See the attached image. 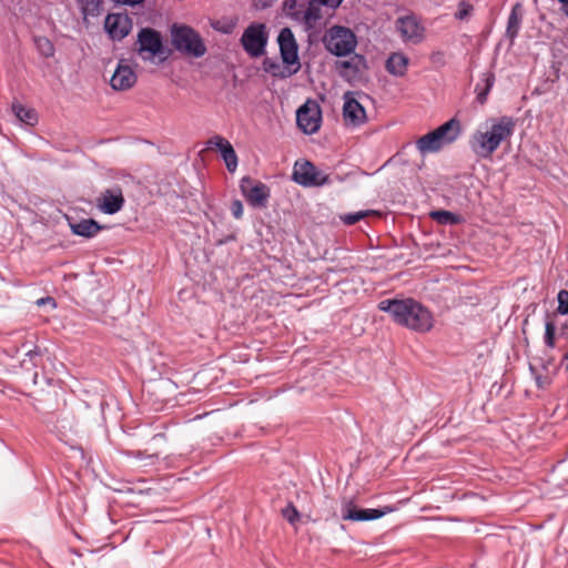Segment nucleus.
<instances>
[{"mask_svg":"<svg viewBox=\"0 0 568 568\" xmlns=\"http://www.w3.org/2000/svg\"><path fill=\"white\" fill-rule=\"evenodd\" d=\"M240 190L251 206L262 209L267 205L271 191L266 184L244 176L240 181Z\"/></svg>","mask_w":568,"mask_h":568,"instance_id":"1a4fd4ad","label":"nucleus"},{"mask_svg":"<svg viewBox=\"0 0 568 568\" xmlns=\"http://www.w3.org/2000/svg\"><path fill=\"white\" fill-rule=\"evenodd\" d=\"M537 384H538L539 387H541L542 381H540L539 377L537 378Z\"/></svg>","mask_w":568,"mask_h":568,"instance_id":"49530a36","label":"nucleus"},{"mask_svg":"<svg viewBox=\"0 0 568 568\" xmlns=\"http://www.w3.org/2000/svg\"><path fill=\"white\" fill-rule=\"evenodd\" d=\"M378 308L388 313L396 324L418 333L429 332L434 326L433 314L414 298L383 300Z\"/></svg>","mask_w":568,"mask_h":568,"instance_id":"f03ea898","label":"nucleus"},{"mask_svg":"<svg viewBox=\"0 0 568 568\" xmlns=\"http://www.w3.org/2000/svg\"><path fill=\"white\" fill-rule=\"evenodd\" d=\"M343 119L346 124L353 126H358L366 121L365 109L349 92L344 95Z\"/></svg>","mask_w":568,"mask_h":568,"instance_id":"f3484780","label":"nucleus"},{"mask_svg":"<svg viewBox=\"0 0 568 568\" xmlns=\"http://www.w3.org/2000/svg\"><path fill=\"white\" fill-rule=\"evenodd\" d=\"M277 42L283 62L301 68L298 45L290 28H283L280 31Z\"/></svg>","mask_w":568,"mask_h":568,"instance_id":"f8f14e48","label":"nucleus"},{"mask_svg":"<svg viewBox=\"0 0 568 568\" xmlns=\"http://www.w3.org/2000/svg\"><path fill=\"white\" fill-rule=\"evenodd\" d=\"M323 6L329 7V8H337L343 0H321Z\"/></svg>","mask_w":568,"mask_h":568,"instance_id":"79ce46f5","label":"nucleus"},{"mask_svg":"<svg viewBox=\"0 0 568 568\" xmlns=\"http://www.w3.org/2000/svg\"><path fill=\"white\" fill-rule=\"evenodd\" d=\"M212 28L216 31H220L222 33H231L233 30L234 24H222L221 21H214L211 23Z\"/></svg>","mask_w":568,"mask_h":568,"instance_id":"4c0bfd02","label":"nucleus"},{"mask_svg":"<svg viewBox=\"0 0 568 568\" xmlns=\"http://www.w3.org/2000/svg\"><path fill=\"white\" fill-rule=\"evenodd\" d=\"M36 44H37L40 53L43 57L50 58L54 54V51H55L54 45L48 38H43V37L37 38Z\"/></svg>","mask_w":568,"mask_h":568,"instance_id":"7c9ffc66","label":"nucleus"},{"mask_svg":"<svg viewBox=\"0 0 568 568\" xmlns=\"http://www.w3.org/2000/svg\"><path fill=\"white\" fill-rule=\"evenodd\" d=\"M371 211H358L354 213H346L339 216L341 221L346 225H353L363 220L369 214Z\"/></svg>","mask_w":568,"mask_h":568,"instance_id":"473e14b6","label":"nucleus"},{"mask_svg":"<svg viewBox=\"0 0 568 568\" xmlns=\"http://www.w3.org/2000/svg\"><path fill=\"white\" fill-rule=\"evenodd\" d=\"M321 6H323L321 0H310L306 3L305 11L301 13L297 22H302L307 29L315 28L322 19Z\"/></svg>","mask_w":568,"mask_h":568,"instance_id":"4be33fe9","label":"nucleus"},{"mask_svg":"<svg viewBox=\"0 0 568 568\" xmlns=\"http://www.w3.org/2000/svg\"><path fill=\"white\" fill-rule=\"evenodd\" d=\"M207 149H216L225 163L229 172L234 173L237 169V155L229 140L221 135H214L206 142Z\"/></svg>","mask_w":568,"mask_h":568,"instance_id":"2eb2a0df","label":"nucleus"},{"mask_svg":"<svg viewBox=\"0 0 568 568\" xmlns=\"http://www.w3.org/2000/svg\"><path fill=\"white\" fill-rule=\"evenodd\" d=\"M555 335H556V325H555V323H552L550 321L546 322L544 339H545V344L549 348H554L555 347Z\"/></svg>","mask_w":568,"mask_h":568,"instance_id":"72a5a7b5","label":"nucleus"},{"mask_svg":"<svg viewBox=\"0 0 568 568\" xmlns=\"http://www.w3.org/2000/svg\"><path fill=\"white\" fill-rule=\"evenodd\" d=\"M443 146L434 131L428 132L416 141V148L422 154L438 152Z\"/></svg>","mask_w":568,"mask_h":568,"instance_id":"393cba45","label":"nucleus"},{"mask_svg":"<svg viewBox=\"0 0 568 568\" xmlns=\"http://www.w3.org/2000/svg\"><path fill=\"white\" fill-rule=\"evenodd\" d=\"M301 68L266 58L263 61V70L273 78L287 79L300 71Z\"/></svg>","mask_w":568,"mask_h":568,"instance_id":"aec40b11","label":"nucleus"},{"mask_svg":"<svg viewBox=\"0 0 568 568\" xmlns=\"http://www.w3.org/2000/svg\"><path fill=\"white\" fill-rule=\"evenodd\" d=\"M561 10L566 14V17L568 18V3L567 4H562Z\"/></svg>","mask_w":568,"mask_h":568,"instance_id":"c03bdc74","label":"nucleus"},{"mask_svg":"<svg viewBox=\"0 0 568 568\" xmlns=\"http://www.w3.org/2000/svg\"><path fill=\"white\" fill-rule=\"evenodd\" d=\"M390 509H358L353 500H344L342 505V518L349 521L374 520L386 515Z\"/></svg>","mask_w":568,"mask_h":568,"instance_id":"4468645a","label":"nucleus"},{"mask_svg":"<svg viewBox=\"0 0 568 568\" xmlns=\"http://www.w3.org/2000/svg\"><path fill=\"white\" fill-rule=\"evenodd\" d=\"M430 216L440 224H455L458 217L449 211H434Z\"/></svg>","mask_w":568,"mask_h":568,"instance_id":"c756f323","label":"nucleus"},{"mask_svg":"<svg viewBox=\"0 0 568 568\" xmlns=\"http://www.w3.org/2000/svg\"><path fill=\"white\" fill-rule=\"evenodd\" d=\"M408 65L409 59L403 52H393L385 62L386 71L397 78L406 75Z\"/></svg>","mask_w":568,"mask_h":568,"instance_id":"412c9836","label":"nucleus"},{"mask_svg":"<svg viewBox=\"0 0 568 568\" xmlns=\"http://www.w3.org/2000/svg\"><path fill=\"white\" fill-rule=\"evenodd\" d=\"M123 205L124 197L120 187L106 189L97 199V207L104 214H115Z\"/></svg>","mask_w":568,"mask_h":568,"instance_id":"dca6fc26","label":"nucleus"},{"mask_svg":"<svg viewBox=\"0 0 568 568\" xmlns=\"http://www.w3.org/2000/svg\"><path fill=\"white\" fill-rule=\"evenodd\" d=\"M136 52L143 61L154 62L164 53L161 33L151 28H142L138 33Z\"/></svg>","mask_w":568,"mask_h":568,"instance_id":"39448f33","label":"nucleus"},{"mask_svg":"<svg viewBox=\"0 0 568 568\" xmlns=\"http://www.w3.org/2000/svg\"><path fill=\"white\" fill-rule=\"evenodd\" d=\"M364 67L365 59L361 54H354L349 59L336 63L338 74L348 82L357 80Z\"/></svg>","mask_w":568,"mask_h":568,"instance_id":"a211bd4d","label":"nucleus"},{"mask_svg":"<svg viewBox=\"0 0 568 568\" xmlns=\"http://www.w3.org/2000/svg\"><path fill=\"white\" fill-rule=\"evenodd\" d=\"M112 1L118 4H123V6H128V7H135V6L142 4L144 2V0H112Z\"/></svg>","mask_w":568,"mask_h":568,"instance_id":"a19ab883","label":"nucleus"},{"mask_svg":"<svg viewBox=\"0 0 568 568\" xmlns=\"http://www.w3.org/2000/svg\"><path fill=\"white\" fill-rule=\"evenodd\" d=\"M296 123L305 134L316 133L322 124V110L314 100H307L296 112Z\"/></svg>","mask_w":568,"mask_h":568,"instance_id":"6e6552de","label":"nucleus"},{"mask_svg":"<svg viewBox=\"0 0 568 568\" xmlns=\"http://www.w3.org/2000/svg\"><path fill=\"white\" fill-rule=\"evenodd\" d=\"M83 18L97 17L102 9V0H77Z\"/></svg>","mask_w":568,"mask_h":568,"instance_id":"cd10ccee","label":"nucleus"},{"mask_svg":"<svg viewBox=\"0 0 568 568\" xmlns=\"http://www.w3.org/2000/svg\"><path fill=\"white\" fill-rule=\"evenodd\" d=\"M73 234L82 237H92L99 233L102 226L93 219H83L79 222L70 223Z\"/></svg>","mask_w":568,"mask_h":568,"instance_id":"b1692460","label":"nucleus"},{"mask_svg":"<svg viewBox=\"0 0 568 568\" xmlns=\"http://www.w3.org/2000/svg\"><path fill=\"white\" fill-rule=\"evenodd\" d=\"M276 1L277 0H253V6L256 10H264Z\"/></svg>","mask_w":568,"mask_h":568,"instance_id":"ea45409f","label":"nucleus"},{"mask_svg":"<svg viewBox=\"0 0 568 568\" xmlns=\"http://www.w3.org/2000/svg\"><path fill=\"white\" fill-rule=\"evenodd\" d=\"M308 1L310 0H284L283 11L287 17L297 21L301 13L305 11Z\"/></svg>","mask_w":568,"mask_h":568,"instance_id":"bb28decb","label":"nucleus"},{"mask_svg":"<svg viewBox=\"0 0 568 568\" xmlns=\"http://www.w3.org/2000/svg\"><path fill=\"white\" fill-rule=\"evenodd\" d=\"M231 212L235 219H241L243 216V204L240 200H234L231 204Z\"/></svg>","mask_w":568,"mask_h":568,"instance_id":"e433bc0d","label":"nucleus"},{"mask_svg":"<svg viewBox=\"0 0 568 568\" xmlns=\"http://www.w3.org/2000/svg\"><path fill=\"white\" fill-rule=\"evenodd\" d=\"M473 11H474L473 4L466 0H462L457 4V11L455 12V18L460 21L466 20L471 14Z\"/></svg>","mask_w":568,"mask_h":568,"instance_id":"2f4dec72","label":"nucleus"},{"mask_svg":"<svg viewBox=\"0 0 568 568\" xmlns=\"http://www.w3.org/2000/svg\"><path fill=\"white\" fill-rule=\"evenodd\" d=\"M267 38L265 24L252 23L244 30L241 43L248 55L258 58L265 53Z\"/></svg>","mask_w":568,"mask_h":568,"instance_id":"0eeeda50","label":"nucleus"},{"mask_svg":"<svg viewBox=\"0 0 568 568\" xmlns=\"http://www.w3.org/2000/svg\"><path fill=\"white\" fill-rule=\"evenodd\" d=\"M123 455L128 458L135 459L141 464V466L153 465L159 459L156 454H146L141 450H125L123 452Z\"/></svg>","mask_w":568,"mask_h":568,"instance_id":"c85d7f7f","label":"nucleus"},{"mask_svg":"<svg viewBox=\"0 0 568 568\" xmlns=\"http://www.w3.org/2000/svg\"><path fill=\"white\" fill-rule=\"evenodd\" d=\"M490 91H487L486 89H484L483 91H478V94H477V100L483 104L486 102L487 100V95Z\"/></svg>","mask_w":568,"mask_h":568,"instance_id":"37998d69","label":"nucleus"},{"mask_svg":"<svg viewBox=\"0 0 568 568\" xmlns=\"http://www.w3.org/2000/svg\"><path fill=\"white\" fill-rule=\"evenodd\" d=\"M440 143L445 146L454 143L462 134V123L457 118H452L444 124L433 130Z\"/></svg>","mask_w":568,"mask_h":568,"instance_id":"6ab92c4d","label":"nucleus"},{"mask_svg":"<svg viewBox=\"0 0 568 568\" xmlns=\"http://www.w3.org/2000/svg\"><path fill=\"white\" fill-rule=\"evenodd\" d=\"M11 111L17 120L26 125L34 126L38 123V113L34 109L23 105L19 101H13Z\"/></svg>","mask_w":568,"mask_h":568,"instance_id":"5701e85b","label":"nucleus"},{"mask_svg":"<svg viewBox=\"0 0 568 568\" xmlns=\"http://www.w3.org/2000/svg\"><path fill=\"white\" fill-rule=\"evenodd\" d=\"M138 77L133 63L129 59H120L110 79V85L115 91H126L136 83Z\"/></svg>","mask_w":568,"mask_h":568,"instance_id":"9b49d317","label":"nucleus"},{"mask_svg":"<svg viewBox=\"0 0 568 568\" xmlns=\"http://www.w3.org/2000/svg\"><path fill=\"white\" fill-rule=\"evenodd\" d=\"M519 9H520V4L517 3L511 9V12H510V14L508 17V21H507L506 34L511 41H514L516 39V37L518 36L520 24H521V18L518 12Z\"/></svg>","mask_w":568,"mask_h":568,"instance_id":"a878e982","label":"nucleus"},{"mask_svg":"<svg viewBox=\"0 0 568 568\" xmlns=\"http://www.w3.org/2000/svg\"><path fill=\"white\" fill-rule=\"evenodd\" d=\"M564 361L566 362V369L568 372V353L564 356Z\"/></svg>","mask_w":568,"mask_h":568,"instance_id":"a18cd8bd","label":"nucleus"},{"mask_svg":"<svg viewBox=\"0 0 568 568\" xmlns=\"http://www.w3.org/2000/svg\"><path fill=\"white\" fill-rule=\"evenodd\" d=\"M323 42L327 51L334 55L346 57L355 51L357 38L351 29L334 26L326 31Z\"/></svg>","mask_w":568,"mask_h":568,"instance_id":"7ed1b4c3","label":"nucleus"},{"mask_svg":"<svg viewBox=\"0 0 568 568\" xmlns=\"http://www.w3.org/2000/svg\"><path fill=\"white\" fill-rule=\"evenodd\" d=\"M395 27L402 40L406 43H420L425 38V28L414 14L399 17Z\"/></svg>","mask_w":568,"mask_h":568,"instance_id":"9d476101","label":"nucleus"},{"mask_svg":"<svg viewBox=\"0 0 568 568\" xmlns=\"http://www.w3.org/2000/svg\"><path fill=\"white\" fill-rule=\"evenodd\" d=\"M104 29L112 40L121 41L132 29V20L126 13H110L104 20Z\"/></svg>","mask_w":568,"mask_h":568,"instance_id":"ddd939ff","label":"nucleus"},{"mask_svg":"<svg viewBox=\"0 0 568 568\" xmlns=\"http://www.w3.org/2000/svg\"><path fill=\"white\" fill-rule=\"evenodd\" d=\"M516 121L511 116L489 118L473 132L469 148L479 159H490L513 136Z\"/></svg>","mask_w":568,"mask_h":568,"instance_id":"f257e3e1","label":"nucleus"},{"mask_svg":"<svg viewBox=\"0 0 568 568\" xmlns=\"http://www.w3.org/2000/svg\"><path fill=\"white\" fill-rule=\"evenodd\" d=\"M172 42L175 49L187 55L201 58L206 52V47L200 34L187 26L172 27L171 31Z\"/></svg>","mask_w":568,"mask_h":568,"instance_id":"20e7f679","label":"nucleus"},{"mask_svg":"<svg viewBox=\"0 0 568 568\" xmlns=\"http://www.w3.org/2000/svg\"><path fill=\"white\" fill-rule=\"evenodd\" d=\"M483 81L485 82V88L487 91H490L494 82H495V75L491 72H485L483 73Z\"/></svg>","mask_w":568,"mask_h":568,"instance_id":"58836bf2","label":"nucleus"},{"mask_svg":"<svg viewBox=\"0 0 568 568\" xmlns=\"http://www.w3.org/2000/svg\"><path fill=\"white\" fill-rule=\"evenodd\" d=\"M292 179L304 187L323 186L329 181V176L326 173L307 160L295 162Z\"/></svg>","mask_w":568,"mask_h":568,"instance_id":"423d86ee","label":"nucleus"},{"mask_svg":"<svg viewBox=\"0 0 568 568\" xmlns=\"http://www.w3.org/2000/svg\"><path fill=\"white\" fill-rule=\"evenodd\" d=\"M558 300V312L561 315L568 314V291L561 290L557 296Z\"/></svg>","mask_w":568,"mask_h":568,"instance_id":"f704fd0d","label":"nucleus"},{"mask_svg":"<svg viewBox=\"0 0 568 568\" xmlns=\"http://www.w3.org/2000/svg\"><path fill=\"white\" fill-rule=\"evenodd\" d=\"M282 514H283L284 518L287 519V521H290L291 524H294L300 518V514H298L297 509L292 504L286 506L283 509Z\"/></svg>","mask_w":568,"mask_h":568,"instance_id":"c9c22d12","label":"nucleus"}]
</instances>
